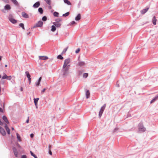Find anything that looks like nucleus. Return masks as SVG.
Wrapping results in <instances>:
<instances>
[{"label":"nucleus","mask_w":158,"mask_h":158,"mask_svg":"<svg viewBox=\"0 0 158 158\" xmlns=\"http://www.w3.org/2000/svg\"><path fill=\"white\" fill-rule=\"evenodd\" d=\"M139 131L140 132H143L146 131V129L143 126L142 123L140 122L138 125Z\"/></svg>","instance_id":"f257e3e1"},{"label":"nucleus","mask_w":158,"mask_h":158,"mask_svg":"<svg viewBox=\"0 0 158 158\" xmlns=\"http://www.w3.org/2000/svg\"><path fill=\"white\" fill-rule=\"evenodd\" d=\"M61 71L62 75L64 77L67 76L69 74V72L68 68H63Z\"/></svg>","instance_id":"f03ea898"},{"label":"nucleus","mask_w":158,"mask_h":158,"mask_svg":"<svg viewBox=\"0 0 158 158\" xmlns=\"http://www.w3.org/2000/svg\"><path fill=\"white\" fill-rule=\"evenodd\" d=\"M106 106V104H104V105L101 107L100 111L99 113L98 116L99 118L101 117L102 113L105 109Z\"/></svg>","instance_id":"7ed1b4c3"},{"label":"nucleus","mask_w":158,"mask_h":158,"mask_svg":"<svg viewBox=\"0 0 158 158\" xmlns=\"http://www.w3.org/2000/svg\"><path fill=\"white\" fill-rule=\"evenodd\" d=\"M70 58H67L64 60V65L63 66V68H65L67 65L70 63Z\"/></svg>","instance_id":"20e7f679"},{"label":"nucleus","mask_w":158,"mask_h":158,"mask_svg":"<svg viewBox=\"0 0 158 158\" xmlns=\"http://www.w3.org/2000/svg\"><path fill=\"white\" fill-rule=\"evenodd\" d=\"M8 19L10 20V21L13 24L16 23L17 21L15 19H14L13 18V16L12 15L10 14L9 15V16L8 17Z\"/></svg>","instance_id":"39448f33"},{"label":"nucleus","mask_w":158,"mask_h":158,"mask_svg":"<svg viewBox=\"0 0 158 158\" xmlns=\"http://www.w3.org/2000/svg\"><path fill=\"white\" fill-rule=\"evenodd\" d=\"M43 22L41 21H39L33 27V28H35L36 27H41L43 26Z\"/></svg>","instance_id":"423d86ee"},{"label":"nucleus","mask_w":158,"mask_h":158,"mask_svg":"<svg viewBox=\"0 0 158 158\" xmlns=\"http://www.w3.org/2000/svg\"><path fill=\"white\" fill-rule=\"evenodd\" d=\"M25 74H26V75L28 78V80L29 81V83L30 84L31 79V76L28 71L25 72Z\"/></svg>","instance_id":"0eeeda50"},{"label":"nucleus","mask_w":158,"mask_h":158,"mask_svg":"<svg viewBox=\"0 0 158 158\" xmlns=\"http://www.w3.org/2000/svg\"><path fill=\"white\" fill-rule=\"evenodd\" d=\"M15 157H17L18 156V153L16 148L15 147L12 148Z\"/></svg>","instance_id":"6e6552de"},{"label":"nucleus","mask_w":158,"mask_h":158,"mask_svg":"<svg viewBox=\"0 0 158 158\" xmlns=\"http://www.w3.org/2000/svg\"><path fill=\"white\" fill-rule=\"evenodd\" d=\"M0 132L3 135H6V133L5 130L1 126H0Z\"/></svg>","instance_id":"1a4fd4ad"},{"label":"nucleus","mask_w":158,"mask_h":158,"mask_svg":"<svg viewBox=\"0 0 158 158\" xmlns=\"http://www.w3.org/2000/svg\"><path fill=\"white\" fill-rule=\"evenodd\" d=\"M40 5V3L39 2H35L33 5V7L34 8H38Z\"/></svg>","instance_id":"9d476101"},{"label":"nucleus","mask_w":158,"mask_h":158,"mask_svg":"<svg viewBox=\"0 0 158 158\" xmlns=\"http://www.w3.org/2000/svg\"><path fill=\"white\" fill-rule=\"evenodd\" d=\"M85 95L86 98H89L90 96V93L88 90L85 89Z\"/></svg>","instance_id":"9b49d317"},{"label":"nucleus","mask_w":158,"mask_h":158,"mask_svg":"<svg viewBox=\"0 0 158 158\" xmlns=\"http://www.w3.org/2000/svg\"><path fill=\"white\" fill-rule=\"evenodd\" d=\"M78 64L79 66L82 67L84 66L85 65V63L84 61H80L78 62Z\"/></svg>","instance_id":"f8f14e48"},{"label":"nucleus","mask_w":158,"mask_h":158,"mask_svg":"<svg viewBox=\"0 0 158 158\" xmlns=\"http://www.w3.org/2000/svg\"><path fill=\"white\" fill-rule=\"evenodd\" d=\"M39 59L42 60H45L48 59L47 56H39Z\"/></svg>","instance_id":"ddd939ff"},{"label":"nucleus","mask_w":158,"mask_h":158,"mask_svg":"<svg viewBox=\"0 0 158 158\" xmlns=\"http://www.w3.org/2000/svg\"><path fill=\"white\" fill-rule=\"evenodd\" d=\"M2 119H3L4 121L6 122L8 124L9 123V122L8 120V119L4 115L2 117Z\"/></svg>","instance_id":"4468645a"},{"label":"nucleus","mask_w":158,"mask_h":158,"mask_svg":"<svg viewBox=\"0 0 158 158\" xmlns=\"http://www.w3.org/2000/svg\"><path fill=\"white\" fill-rule=\"evenodd\" d=\"M4 9L5 10H10L11 9L10 6L9 4H6L4 6Z\"/></svg>","instance_id":"2eb2a0df"},{"label":"nucleus","mask_w":158,"mask_h":158,"mask_svg":"<svg viewBox=\"0 0 158 158\" xmlns=\"http://www.w3.org/2000/svg\"><path fill=\"white\" fill-rule=\"evenodd\" d=\"M149 8H148L143 9L141 11V13L142 14H144L146 13L148 10Z\"/></svg>","instance_id":"dca6fc26"},{"label":"nucleus","mask_w":158,"mask_h":158,"mask_svg":"<svg viewBox=\"0 0 158 158\" xmlns=\"http://www.w3.org/2000/svg\"><path fill=\"white\" fill-rule=\"evenodd\" d=\"M81 18V15L80 14H78L77 16L75 17V19L76 21H78Z\"/></svg>","instance_id":"f3484780"},{"label":"nucleus","mask_w":158,"mask_h":158,"mask_svg":"<svg viewBox=\"0 0 158 158\" xmlns=\"http://www.w3.org/2000/svg\"><path fill=\"white\" fill-rule=\"evenodd\" d=\"M156 18L155 16L153 17L152 19V22L153 24L154 25H155L156 24Z\"/></svg>","instance_id":"a211bd4d"},{"label":"nucleus","mask_w":158,"mask_h":158,"mask_svg":"<svg viewBox=\"0 0 158 158\" xmlns=\"http://www.w3.org/2000/svg\"><path fill=\"white\" fill-rule=\"evenodd\" d=\"M22 16L24 18H29L28 15L25 12H22Z\"/></svg>","instance_id":"6ab92c4d"},{"label":"nucleus","mask_w":158,"mask_h":158,"mask_svg":"<svg viewBox=\"0 0 158 158\" xmlns=\"http://www.w3.org/2000/svg\"><path fill=\"white\" fill-rule=\"evenodd\" d=\"M53 24L55 27H60L61 26V24L59 23L54 22Z\"/></svg>","instance_id":"aec40b11"},{"label":"nucleus","mask_w":158,"mask_h":158,"mask_svg":"<svg viewBox=\"0 0 158 158\" xmlns=\"http://www.w3.org/2000/svg\"><path fill=\"white\" fill-rule=\"evenodd\" d=\"M158 99V95H157V96H156V97H155L151 101L150 103H153L155 101H156Z\"/></svg>","instance_id":"412c9836"},{"label":"nucleus","mask_w":158,"mask_h":158,"mask_svg":"<svg viewBox=\"0 0 158 158\" xmlns=\"http://www.w3.org/2000/svg\"><path fill=\"white\" fill-rule=\"evenodd\" d=\"M39 100V98H34V103H35V104L36 106H37V102H38V101Z\"/></svg>","instance_id":"4be33fe9"},{"label":"nucleus","mask_w":158,"mask_h":158,"mask_svg":"<svg viewBox=\"0 0 158 158\" xmlns=\"http://www.w3.org/2000/svg\"><path fill=\"white\" fill-rule=\"evenodd\" d=\"M11 1L15 5L17 6L19 5L18 3L16 0H11Z\"/></svg>","instance_id":"5701e85b"},{"label":"nucleus","mask_w":158,"mask_h":158,"mask_svg":"<svg viewBox=\"0 0 158 158\" xmlns=\"http://www.w3.org/2000/svg\"><path fill=\"white\" fill-rule=\"evenodd\" d=\"M38 12L40 14H42L43 13V10L42 8L40 7L38 9Z\"/></svg>","instance_id":"b1692460"},{"label":"nucleus","mask_w":158,"mask_h":158,"mask_svg":"<svg viewBox=\"0 0 158 158\" xmlns=\"http://www.w3.org/2000/svg\"><path fill=\"white\" fill-rule=\"evenodd\" d=\"M64 2L68 5H71V4L70 2L68 0H64Z\"/></svg>","instance_id":"393cba45"},{"label":"nucleus","mask_w":158,"mask_h":158,"mask_svg":"<svg viewBox=\"0 0 158 158\" xmlns=\"http://www.w3.org/2000/svg\"><path fill=\"white\" fill-rule=\"evenodd\" d=\"M16 136L17 139H18V140L19 142H21L22 141V140L21 139V137L19 134L17 133H16Z\"/></svg>","instance_id":"a878e982"},{"label":"nucleus","mask_w":158,"mask_h":158,"mask_svg":"<svg viewBox=\"0 0 158 158\" xmlns=\"http://www.w3.org/2000/svg\"><path fill=\"white\" fill-rule=\"evenodd\" d=\"M51 31L53 32H54L55 31L56 29V27L54 26V25H52V26L51 27Z\"/></svg>","instance_id":"bb28decb"},{"label":"nucleus","mask_w":158,"mask_h":158,"mask_svg":"<svg viewBox=\"0 0 158 158\" xmlns=\"http://www.w3.org/2000/svg\"><path fill=\"white\" fill-rule=\"evenodd\" d=\"M19 26L21 27L23 30H25V28L24 27V25L23 23H20L19 24Z\"/></svg>","instance_id":"cd10ccee"},{"label":"nucleus","mask_w":158,"mask_h":158,"mask_svg":"<svg viewBox=\"0 0 158 158\" xmlns=\"http://www.w3.org/2000/svg\"><path fill=\"white\" fill-rule=\"evenodd\" d=\"M31 155L33 156L35 158H38L36 155H35L34 153H33L32 151H31L30 152Z\"/></svg>","instance_id":"c85d7f7f"},{"label":"nucleus","mask_w":158,"mask_h":158,"mask_svg":"<svg viewBox=\"0 0 158 158\" xmlns=\"http://www.w3.org/2000/svg\"><path fill=\"white\" fill-rule=\"evenodd\" d=\"M69 14V12H66V13L63 14L62 15L63 17H67L68 16Z\"/></svg>","instance_id":"c756f323"},{"label":"nucleus","mask_w":158,"mask_h":158,"mask_svg":"<svg viewBox=\"0 0 158 158\" xmlns=\"http://www.w3.org/2000/svg\"><path fill=\"white\" fill-rule=\"evenodd\" d=\"M68 48H69V47L67 46L66 48H65L64 49L62 52V54L65 53L66 52V51H67Z\"/></svg>","instance_id":"7c9ffc66"},{"label":"nucleus","mask_w":158,"mask_h":158,"mask_svg":"<svg viewBox=\"0 0 158 158\" xmlns=\"http://www.w3.org/2000/svg\"><path fill=\"white\" fill-rule=\"evenodd\" d=\"M49 5H50L51 4V0H44Z\"/></svg>","instance_id":"2f4dec72"},{"label":"nucleus","mask_w":158,"mask_h":158,"mask_svg":"<svg viewBox=\"0 0 158 158\" xmlns=\"http://www.w3.org/2000/svg\"><path fill=\"white\" fill-rule=\"evenodd\" d=\"M53 15L55 17H58L59 13L57 12H54L53 13Z\"/></svg>","instance_id":"473e14b6"},{"label":"nucleus","mask_w":158,"mask_h":158,"mask_svg":"<svg viewBox=\"0 0 158 158\" xmlns=\"http://www.w3.org/2000/svg\"><path fill=\"white\" fill-rule=\"evenodd\" d=\"M57 58L60 60H62L63 59V57L60 55H59L58 56Z\"/></svg>","instance_id":"72a5a7b5"},{"label":"nucleus","mask_w":158,"mask_h":158,"mask_svg":"<svg viewBox=\"0 0 158 158\" xmlns=\"http://www.w3.org/2000/svg\"><path fill=\"white\" fill-rule=\"evenodd\" d=\"M62 21V19L60 18H58L56 19L55 21H56V23H59L60 22Z\"/></svg>","instance_id":"f704fd0d"},{"label":"nucleus","mask_w":158,"mask_h":158,"mask_svg":"<svg viewBox=\"0 0 158 158\" xmlns=\"http://www.w3.org/2000/svg\"><path fill=\"white\" fill-rule=\"evenodd\" d=\"M47 20V18L46 16H44L42 17V20L44 21H45Z\"/></svg>","instance_id":"c9c22d12"},{"label":"nucleus","mask_w":158,"mask_h":158,"mask_svg":"<svg viewBox=\"0 0 158 158\" xmlns=\"http://www.w3.org/2000/svg\"><path fill=\"white\" fill-rule=\"evenodd\" d=\"M88 76V74L87 73H84L83 74V77L84 78H86Z\"/></svg>","instance_id":"e433bc0d"},{"label":"nucleus","mask_w":158,"mask_h":158,"mask_svg":"<svg viewBox=\"0 0 158 158\" xmlns=\"http://www.w3.org/2000/svg\"><path fill=\"white\" fill-rule=\"evenodd\" d=\"M8 77L7 76L6 74H5L4 76H3L2 77V79H6Z\"/></svg>","instance_id":"4c0bfd02"},{"label":"nucleus","mask_w":158,"mask_h":158,"mask_svg":"<svg viewBox=\"0 0 158 158\" xmlns=\"http://www.w3.org/2000/svg\"><path fill=\"white\" fill-rule=\"evenodd\" d=\"M5 128L6 130V131L10 129L9 127H8L7 124H5Z\"/></svg>","instance_id":"58836bf2"},{"label":"nucleus","mask_w":158,"mask_h":158,"mask_svg":"<svg viewBox=\"0 0 158 158\" xmlns=\"http://www.w3.org/2000/svg\"><path fill=\"white\" fill-rule=\"evenodd\" d=\"M40 81H37V83H35V85H36L37 86H38L39 85H40Z\"/></svg>","instance_id":"ea45409f"},{"label":"nucleus","mask_w":158,"mask_h":158,"mask_svg":"<svg viewBox=\"0 0 158 158\" xmlns=\"http://www.w3.org/2000/svg\"><path fill=\"white\" fill-rule=\"evenodd\" d=\"M75 23H76L74 21H73L70 23V25H73L75 24Z\"/></svg>","instance_id":"a19ab883"},{"label":"nucleus","mask_w":158,"mask_h":158,"mask_svg":"<svg viewBox=\"0 0 158 158\" xmlns=\"http://www.w3.org/2000/svg\"><path fill=\"white\" fill-rule=\"evenodd\" d=\"M80 48H78L76 51V52H75L76 53H78L79 52H80Z\"/></svg>","instance_id":"79ce46f5"},{"label":"nucleus","mask_w":158,"mask_h":158,"mask_svg":"<svg viewBox=\"0 0 158 158\" xmlns=\"http://www.w3.org/2000/svg\"><path fill=\"white\" fill-rule=\"evenodd\" d=\"M2 0L6 3H8L9 2L8 0Z\"/></svg>","instance_id":"37998d69"},{"label":"nucleus","mask_w":158,"mask_h":158,"mask_svg":"<svg viewBox=\"0 0 158 158\" xmlns=\"http://www.w3.org/2000/svg\"><path fill=\"white\" fill-rule=\"evenodd\" d=\"M21 158H27V156L26 155H23L22 156Z\"/></svg>","instance_id":"c03bdc74"},{"label":"nucleus","mask_w":158,"mask_h":158,"mask_svg":"<svg viewBox=\"0 0 158 158\" xmlns=\"http://www.w3.org/2000/svg\"><path fill=\"white\" fill-rule=\"evenodd\" d=\"M11 79V77L10 76H8V77L6 79L8 80H10Z\"/></svg>","instance_id":"a18cd8bd"},{"label":"nucleus","mask_w":158,"mask_h":158,"mask_svg":"<svg viewBox=\"0 0 158 158\" xmlns=\"http://www.w3.org/2000/svg\"><path fill=\"white\" fill-rule=\"evenodd\" d=\"M49 150V151H48V152H49V154L52 155V153L51 150V149H49V150Z\"/></svg>","instance_id":"49530a36"},{"label":"nucleus","mask_w":158,"mask_h":158,"mask_svg":"<svg viewBox=\"0 0 158 158\" xmlns=\"http://www.w3.org/2000/svg\"><path fill=\"white\" fill-rule=\"evenodd\" d=\"M79 74V75H81L82 73V71L81 70H79L78 72Z\"/></svg>","instance_id":"de8ad7c7"},{"label":"nucleus","mask_w":158,"mask_h":158,"mask_svg":"<svg viewBox=\"0 0 158 158\" xmlns=\"http://www.w3.org/2000/svg\"><path fill=\"white\" fill-rule=\"evenodd\" d=\"M45 90L46 89L45 88L44 89L41 91V93H44L45 92Z\"/></svg>","instance_id":"09e8293b"},{"label":"nucleus","mask_w":158,"mask_h":158,"mask_svg":"<svg viewBox=\"0 0 158 158\" xmlns=\"http://www.w3.org/2000/svg\"><path fill=\"white\" fill-rule=\"evenodd\" d=\"M34 134H31L30 136V137L31 138H33L34 137Z\"/></svg>","instance_id":"8fccbe9b"},{"label":"nucleus","mask_w":158,"mask_h":158,"mask_svg":"<svg viewBox=\"0 0 158 158\" xmlns=\"http://www.w3.org/2000/svg\"><path fill=\"white\" fill-rule=\"evenodd\" d=\"M29 117H28L27 119V120L26 121V123H29Z\"/></svg>","instance_id":"3c124183"},{"label":"nucleus","mask_w":158,"mask_h":158,"mask_svg":"<svg viewBox=\"0 0 158 158\" xmlns=\"http://www.w3.org/2000/svg\"><path fill=\"white\" fill-rule=\"evenodd\" d=\"M7 131V133H8V134H10V129L8 130H7V131Z\"/></svg>","instance_id":"603ef678"},{"label":"nucleus","mask_w":158,"mask_h":158,"mask_svg":"<svg viewBox=\"0 0 158 158\" xmlns=\"http://www.w3.org/2000/svg\"><path fill=\"white\" fill-rule=\"evenodd\" d=\"M52 147V146L50 144L48 145V150L51 149V148Z\"/></svg>","instance_id":"864d4df0"},{"label":"nucleus","mask_w":158,"mask_h":158,"mask_svg":"<svg viewBox=\"0 0 158 158\" xmlns=\"http://www.w3.org/2000/svg\"><path fill=\"white\" fill-rule=\"evenodd\" d=\"M70 65H68L65 68H68V69L69 70V67Z\"/></svg>","instance_id":"5fc2aeb1"},{"label":"nucleus","mask_w":158,"mask_h":158,"mask_svg":"<svg viewBox=\"0 0 158 158\" xmlns=\"http://www.w3.org/2000/svg\"><path fill=\"white\" fill-rule=\"evenodd\" d=\"M41 79H42V77H40L39 79L38 80V81H40V82L41 80Z\"/></svg>","instance_id":"6e6d98bb"},{"label":"nucleus","mask_w":158,"mask_h":158,"mask_svg":"<svg viewBox=\"0 0 158 158\" xmlns=\"http://www.w3.org/2000/svg\"><path fill=\"white\" fill-rule=\"evenodd\" d=\"M118 128H115L114 130V132H115L116 131H117L118 130Z\"/></svg>","instance_id":"4d7b16f0"},{"label":"nucleus","mask_w":158,"mask_h":158,"mask_svg":"<svg viewBox=\"0 0 158 158\" xmlns=\"http://www.w3.org/2000/svg\"><path fill=\"white\" fill-rule=\"evenodd\" d=\"M0 111L1 112L3 111L1 107H0Z\"/></svg>","instance_id":"13d9d810"},{"label":"nucleus","mask_w":158,"mask_h":158,"mask_svg":"<svg viewBox=\"0 0 158 158\" xmlns=\"http://www.w3.org/2000/svg\"><path fill=\"white\" fill-rule=\"evenodd\" d=\"M116 86L117 87H119V85L118 84H116Z\"/></svg>","instance_id":"bf43d9fd"},{"label":"nucleus","mask_w":158,"mask_h":158,"mask_svg":"<svg viewBox=\"0 0 158 158\" xmlns=\"http://www.w3.org/2000/svg\"><path fill=\"white\" fill-rule=\"evenodd\" d=\"M20 90L21 91H23V88L22 87H21L20 88Z\"/></svg>","instance_id":"052dcab7"},{"label":"nucleus","mask_w":158,"mask_h":158,"mask_svg":"<svg viewBox=\"0 0 158 158\" xmlns=\"http://www.w3.org/2000/svg\"><path fill=\"white\" fill-rule=\"evenodd\" d=\"M51 6H49V9H51Z\"/></svg>","instance_id":"680f3d73"},{"label":"nucleus","mask_w":158,"mask_h":158,"mask_svg":"<svg viewBox=\"0 0 158 158\" xmlns=\"http://www.w3.org/2000/svg\"><path fill=\"white\" fill-rule=\"evenodd\" d=\"M11 129H12V130H14V128L13 127H12L11 128Z\"/></svg>","instance_id":"e2e57ef3"},{"label":"nucleus","mask_w":158,"mask_h":158,"mask_svg":"<svg viewBox=\"0 0 158 158\" xmlns=\"http://www.w3.org/2000/svg\"><path fill=\"white\" fill-rule=\"evenodd\" d=\"M30 32H29V33H27V35H28L29 34H30Z\"/></svg>","instance_id":"0e129e2a"},{"label":"nucleus","mask_w":158,"mask_h":158,"mask_svg":"<svg viewBox=\"0 0 158 158\" xmlns=\"http://www.w3.org/2000/svg\"><path fill=\"white\" fill-rule=\"evenodd\" d=\"M7 65L6 64V65H5V67H7Z\"/></svg>","instance_id":"69168bd1"},{"label":"nucleus","mask_w":158,"mask_h":158,"mask_svg":"<svg viewBox=\"0 0 158 158\" xmlns=\"http://www.w3.org/2000/svg\"><path fill=\"white\" fill-rule=\"evenodd\" d=\"M1 60V56H0V60Z\"/></svg>","instance_id":"338daca9"},{"label":"nucleus","mask_w":158,"mask_h":158,"mask_svg":"<svg viewBox=\"0 0 158 158\" xmlns=\"http://www.w3.org/2000/svg\"><path fill=\"white\" fill-rule=\"evenodd\" d=\"M2 77V76L1 75H0V78H1Z\"/></svg>","instance_id":"774afa93"}]
</instances>
